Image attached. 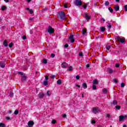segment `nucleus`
I'll return each instance as SVG.
<instances>
[{
    "mask_svg": "<svg viewBox=\"0 0 127 127\" xmlns=\"http://www.w3.org/2000/svg\"><path fill=\"white\" fill-rule=\"evenodd\" d=\"M23 39H24V40H25V39H26V36L24 35V36H23Z\"/></svg>",
    "mask_w": 127,
    "mask_h": 127,
    "instance_id": "obj_52",
    "label": "nucleus"
},
{
    "mask_svg": "<svg viewBox=\"0 0 127 127\" xmlns=\"http://www.w3.org/2000/svg\"><path fill=\"white\" fill-rule=\"evenodd\" d=\"M47 96H51V92H50V91H48L47 92Z\"/></svg>",
    "mask_w": 127,
    "mask_h": 127,
    "instance_id": "obj_28",
    "label": "nucleus"
},
{
    "mask_svg": "<svg viewBox=\"0 0 127 127\" xmlns=\"http://www.w3.org/2000/svg\"><path fill=\"white\" fill-rule=\"evenodd\" d=\"M124 7L125 8V11H127V5H125Z\"/></svg>",
    "mask_w": 127,
    "mask_h": 127,
    "instance_id": "obj_49",
    "label": "nucleus"
},
{
    "mask_svg": "<svg viewBox=\"0 0 127 127\" xmlns=\"http://www.w3.org/2000/svg\"><path fill=\"white\" fill-rule=\"evenodd\" d=\"M13 45V44L12 43H11L9 44V48H11V47H12V45Z\"/></svg>",
    "mask_w": 127,
    "mask_h": 127,
    "instance_id": "obj_35",
    "label": "nucleus"
},
{
    "mask_svg": "<svg viewBox=\"0 0 127 127\" xmlns=\"http://www.w3.org/2000/svg\"><path fill=\"white\" fill-rule=\"evenodd\" d=\"M76 87H78V88H80L81 86H80L78 84H76Z\"/></svg>",
    "mask_w": 127,
    "mask_h": 127,
    "instance_id": "obj_59",
    "label": "nucleus"
},
{
    "mask_svg": "<svg viewBox=\"0 0 127 127\" xmlns=\"http://www.w3.org/2000/svg\"><path fill=\"white\" fill-rule=\"evenodd\" d=\"M32 13H33V10H32V9H30V14H32Z\"/></svg>",
    "mask_w": 127,
    "mask_h": 127,
    "instance_id": "obj_41",
    "label": "nucleus"
},
{
    "mask_svg": "<svg viewBox=\"0 0 127 127\" xmlns=\"http://www.w3.org/2000/svg\"><path fill=\"white\" fill-rule=\"evenodd\" d=\"M0 66L1 68H4L5 67V61H1L0 63Z\"/></svg>",
    "mask_w": 127,
    "mask_h": 127,
    "instance_id": "obj_7",
    "label": "nucleus"
},
{
    "mask_svg": "<svg viewBox=\"0 0 127 127\" xmlns=\"http://www.w3.org/2000/svg\"><path fill=\"white\" fill-rule=\"evenodd\" d=\"M91 123L92 124H96V121H95L94 120H92Z\"/></svg>",
    "mask_w": 127,
    "mask_h": 127,
    "instance_id": "obj_56",
    "label": "nucleus"
},
{
    "mask_svg": "<svg viewBox=\"0 0 127 127\" xmlns=\"http://www.w3.org/2000/svg\"><path fill=\"white\" fill-rule=\"evenodd\" d=\"M107 92H108V90H107V89H106V88L103 89V93L104 94H107Z\"/></svg>",
    "mask_w": 127,
    "mask_h": 127,
    "instance_id": "obj_21",
    "label": "nucleus"
},
{
    "mask_svg": "<svg viewBox=\"0 0 127 127\" xmlns=\"http://www.w3.org/2000/svg\"><path fill=\"white\" fill-rule=\"evenodd\" d=\"M113 105H118V102H117V101H116V100H114V101H113Z\"/></svg>",
    "mask_w": 127,
    "mask_h": 127,
    "instance_id": "obj_31",
    "label": "nucleus"
},
{
    "mask_svg": "<svg viewBox=\"0 0 127 127\" xmlns=\"http://www.w3.org/2000/svg\"><path fill=\"white\" fill-rule=\"evenodd\" d=\"M61 66L62 68H67V63H63Z\"/></svg>",
    "mask_w": 127,
    "mask_h": 127,
    "instance_id": "obj_11",
    "label": "nucleus"
},
{
    "mask_svg": "<svg viewBox=\"0 0 127 127\" xmlns=\"http://www.w3.org/2000/svg\"><path fill=\"white\" fill-rule=\"evenodd\" d=\"M67 3H64V7H65V8H67Z\"/></svg>",
    "mask_w": 127,
    "mask_h": 127,
    "instance_id": "obj_54",
    "label": "nucleus"
},
{
    "mask_svg": "<svg viewBox=\"0 0 127 127\" xmlns=\"http://www.w3.org/2000/svg\"><path fill=\"white\" fill-rule=\"evenodd\" d=\"M105 30H106V29L105 28V27H101V31H102V32H104V31H105Z\"/></svg>",
    "mask_w": 127,
    "mask_h": 127,
    "instance_id": "obj_24",
    "label": "nucleus"
},
{
    "mask_svg": "<svg viewBox=\"0 0 127 127\" xmlns=\"http://www.w3.org/2000/svg\"><path fill=\"white\" fill-rule=\"evenodd\" d=\"M106 49L107 50H108V51H110V49H111V46L110 45H108L106 46Z\"/></svg>",
    "mask_w": 127,
    "mask_h": 127,
    "instance_id": "obj_22",
    "label": "nucleus"
},
{
    "mask_svg": "<svg viewBox=\"0 0 127 127\" xmlns=\"http://www.w3.org/2000/svg\"><path fill=\"white\" fill-rule=\"evenodd\" d=\"M68 39H69V40H70V42L71 43L75 42V40L74 39V35H70L69 36Z\"/></svg>",
    "mask_w": 127,
    "mask_h": 127,
    "instance_id": "obj_6",
    "label": "nucleus"
},
{
    "mask_svg": "<svg viewBox=\"0 0 127 127\" xmlns=\"http://www.w3.org/2000/svg\"><path fill=\"white\" fill-rule=\"evenodd\" d=\"M48 84V82L45 81H44V85H45V86H47Z\"/></svg>",
    "mask_w": 127,
    "mask_h": 127,
    "instance_id": "obj_38",
    "label": "nucleus"
},
{
    "mask_svg": "<svg viewBox=\"0 0 127 127\" xmlns=\"http://www.w3.org/2000/svg\"><path fill=\"white\" fill-rule=\"evenodd\" d=\"M108 71L109 73H110V74L113 73V70L112 69V68H108Z\"/></svg>",
    "mask_w": 127,
    "mask_h": 127,
    "instance_id": "obj_18",
    "label": "nucleus"
},
{
    "mask_svg": "<svg viewBox=\"0 0 127 127\" xmlns=\"http://www.w3.org/2000/svg\"><path fill=\"white\" fill-rule=\"evenodd\" d=\"M92 88H93V90H96L97 86H96L95 85H93L92 86Z\"/></svg>",
    "mask_w": 127,
    "mask_h": 127,
    "instance_id": "obj_36",
    "label": "nucleus"
},
{
    "mask_svg": "<svg viewBox=\"0 0 127 127\" xmlns=\"http://www.w3.org/2000/svg\"><path fill=\"white\" fill-rule=\"evenodd\" d=\"M98 127H102V126H101V125H98Z\"/></svg>",
    "mask_w": 127,
    "mask_h": 127,
    "instance_id": "obj_64",
    "label": "nucleus"
},
{
    "mask_svg": "<svg viewBox=\"0 0 127 127\" xmlns=\"http://www.w3.org/2000/svg\"><path fill=\"white\" fill-rule=\"evenodd\" d=\"M33 125H34V122L32 121H29L28 123V126L29 127H33Z\"/></svg>",
    "mask_w": 127,
    "mask_h": 127,
    "instance_id": "obj_10",
    "label": "nucleus"
},
{
    "mask_svg": "<svg viewBox=\"0 0 127 127\" xmlns=\"http://www.w3.org/2000/svg\"><path fill=\"white\" fill-rule=\"evenodd\" d=\"M0 127H5V125L3 123H0Z\"/></svg>",
    "mask_w": 127,
    "mask_h": 127,
    "instance_id": "obj_25",
    "label": "nucleus"
},
{
    "mask_svg": "<svg viewBox=\"0 0 127 127\" xmlns=\"http://www.w3.org/2000/svg\"><path fill=\"white\" fill-rule=\"evenodd\" d=\"M69 46V45H68V44H65V45H64V47L65 48H67V47H68Z\"/></svg>",
    "mask_w": 127,
    "mask_h": 127,
    "instance_id": "obj_53",
    "label": "nucleus"
},
{
    "mask_svg": "<svg viewBox=\"0 0 127 127\" xmlns=\"http://www.w3.org/2000/svg\"><path fill=\"white\" fill-rule=\"evenodd\" d=\"M110 4V2L109 1L105 2V5H109Z\"/></svg>",
    "mask_w": 127,
    "mask_h": 127,
    "instance_id": "obj_48",
    "label": "nucleus"
},
{
    "mask_svg": "<svg viewBox=\"0 0 127 127\" xmlns=\"http://www.w3.org/2000/svg\"><path fill=\"white\" fill-rule=\"evenodd\" d=\"M67 70L68 71H72V70H73V68H72V66H70Z\"/></svg>",
    "mask_w": 127,
    "mask_h": 127,
    "instance_id": "obj_34",
    "label": "nucleus"
},
{
    "mask_svg": "<svg viewBox=\"0 0 127 127\" xmlns=\"http://www.w3.org/2000/svg\"><path fill=\"white\" fill-rule=\"evenodd\" d=\"M82 35H85L86 33H87V29H83L82 30Z\"/></svg>",
    "mask_w": 127,
    "mask_h": 127,
    "instance_id": "obj_15",
    "label": "nucleus"
},
{
    "mask_svg": "<svg viewBox=\"0 0 127 127\" xmlns=\"http://www.w3.org/2000/svg\"><path fill=\"white\" fill-rule=\"evenodd\" d=\"M106 117H107V118H110V117H111V115L110 114H107Z\"/></svg>",
    "mask_w": 127,
    "mask_h": 127,
    "instance_id": "obj_57",
    "label": "nucleus"
},
{
    "mask_svg": "<svg viewBox=\"0 0 127 127\" xmlns=\"http://www.w3.org/2000/svg\"><path fill=\"white\" fill-rule=\"evenodd\" d=\"M58 17L61 18V19H64L66 17V14H65L64 11H62L58 13Z\"/></svg>",
    "mask_w": 127,
    "mask_h": 127,
    "instance_id": "obj_1",
    "label": "nucleus"
},
{
    "mask_svg": "<svg viewBox=\"0 0 127 127\" xmlns=\"http://www.w3.org/2000/svg\"><path fill=\"white\" fill-rule=\"evenodd\" d=\"M83 3V2L80 0H76L74 1V4L75 5H76V6H81Z\"/></svg>",
    "mask_w": 127,
    "mask_h": 127,
    "instance_id": "obj_2",
    "label": "nucleus"
},
{
    "mask_svg": "<svg viewBox=\"0 0 127 127\" xmlns=\"http://www.w3.org/2000/svg\"><path fill=\"white\" fill-rule=\"evenodd\" d=\"M52 123L53 124V125H54V124H56V120H53L52 121Z\"/></svg>",
    "mask_w": 127,
    "mask_h": 127,
    "instance_id": "obj_45",
    "label": "nucleus"
},
{
    "mask_svg": "<svg viewBox=\"0 0 127 127\" xmlns=\"http://www.w3.org/2000/svg\"><path fill=\"white\" fill-rule=\"evenodd\" d=\"M14 115H18V110H16L14 112Z\"/></svg>",
    "mask_w": 127,
    "mask_h": 127,
    "instance_id": "obj_33",
    "label": "nucleus"
},
{
    "mask_svg": "<svg viewBox=\"0 0 127 127\" xmlns=\"http://www.w3.org/2000/svg\"><path fill=\"white\" fill-rule=\"evenodd\" d=\"M126 116H124L123 115H121L119 117V120L120 121H123L124 120H125V119H126Z\"/></svg>",
    "mask_w": 127,
    "mask_h": 127,
    "instance_id": "obj_12",
    "label": "nucleus"
},
{
    "mask_svg": "<svg viewBox=\"0 0 127 127\" xmlns=\"http://www.w3.org/2000/svg\"><path fill=\"white\" fill-rule=\"evenodd\" d=\"M117 41H120L121 43H124L126 41V39H125V38H121L120 37H117Z\"/></svg>",
    "mask_w": 127,
    "mask_h": 127,
    "instance_id": "obj_5",
    "label": "nucleus"
},
{
    "mask_svg": "<svg viewBox=\"0 0 127 127\" xmlns=\"http://www.w3.org/2000/svg\"><path fill=\"white\" fill-rule=\"evenodd\" d=\"M100 38H102V36H99L98 35H97L96 36V40H99V39H100Z\"/></svg>",
    "mask_w": 127,
    "mask_h": 127,
    "instance_id": "obj_20",
    "label": "nucleus"
},
{
    "mask_svg": "<svg viewBox=\"0 0 127 127\" xmlns=\"http://www.w3.org/2000/svg\"><path fill=\"white\" fill-rule=\"evenodd\" d=\"M86 67H87V68H89V67H90V64H87V65H86Z\"/></svg>",
    "mask_w": 127,
    "mask_h": 127,
    "instance_id": "obj_61",
    "label": "nucleus"
},
{
    "mask_svg": "<svg viewBox=\"0 0 127 127\" xmlns=\"http://www.w3.org/2000/svg\"><path fill=\"white\" fill-rule=\"evenodd\" d=\"M108 9H109V10H110V12H113V11H114V10L111 7H109L108 8Z\"/></svg>",
    "mask_w": 127,
    "mask_h": 127,
    "instance_id": "obj_26",
    "label": "nucleus"
},
{
    "mask_svg": "<svg viewBox=\"0 0 127 127\" xmlns=\"http://www.w3.org/2000/svg\"><path fill=\"white\" fill-rule=\"evenodd\" d=\"M115 108L117 110H120L121 109V106H120L119 105H117L115 106Z\"/></svg>",
    "mask_w": 127,
    "mask_h": 127,
    "instance_id": "obj_27",
    "label": "nucleus"
},
{
    "mask_svg": "<svg viewBox=\"0 0 127 127\" xmlns=\"http://www.w3.org/2000/svg\"><path fill=\"white\" fill-rule=\"evenodd\" d=\"M101 19H102V20H103V21H106V20H105V19H104V18H102Z\"/></svg>",
    "mask_w": 127,
    "mask_h": 127,
    "instance_id": "obj_62",
    "label": "nucleus"
},
{
    "mask_svg": "<svg viewBox=\"0 0 127 127\" xmlns=\"http://www.w3.org/2000/svg\"><path fill=\"white\" fill-rule=\"evenodd\" d=\"M93 84H98V80L97 79H95L93 80Z\"/></svg>",
    "mask_w": 127,
    "mask_h": 127,
    "instance_id": "obj_29",
    "label": "nucleus"
},
{
    "mask_svg": "<svg viewBox=\"0 0 127 127\" xmlns=\"http://www.w3.org/2000/svg\"><path fill=\"white\" fill-rule=\"evenodd\" d=\"M9 96L10 97H13V93H12V92H11V91L10 92Z\"/></svg>",
    "mask_w": 127,
    "mask_h": 127,
    "instance_id": "obj_30",
    "label": "nucleus"
},
{
    "mask_svg": "<svg viewBox=\"0 0 127 127\" xmlns=\"http://www.w3.org/2000/svg\"><path fill=\"white\" fill-rule=\"evenodd\" d=\"M84 16L86 20H89L91 19V16L87 13L84 14Z\"/></svg>",
    "mask_w": 127,
    "mask_h": 127,
    "instance_id": "obj_8",
    "label": "nucleus"
},
{
    "mask_svg": "<svg viewBox=\"0 0 127 127\" xmlns=\"http://www.w3.org/2000/svg\"><path fill=\"white\" fill-rule=\"evenodd\" d=\"M56 76L55 75H51V77L52 78V79H54V78H55Z\"/></svg>",
    "mask_w": 127,
    "mask_h": 127,
    "instance_id": "obj_46",
    "label": "nucleus"
},
{
    "mask_svg": "<svg viewBox=\"0 0 127 127\" xmlns=\"http://www.w3.org/2000/svg\"><path fill=\"white\" fill-rule=\"evenodd\" d=\"M92 110H93V113L94 114H98V113H99V112L100 111V110L98 107H94L92 109Z\"/></svg>",
    "mask_w": 127,
    "mask_h": 127,
    "instance_id": "obj_4",
    "label": "nucleus"
},
{
    "mask_svg": "<svg viewBox=\"0 0 127 127\" xmlns=\"http://www.w3.org/2000/svg\"><path fill=\"white\" fill-rule=\"evenodd\" d=\"M26 79V76H25V74H24L23 76L21 77V80L22 81H25Z\"/></svg>",
    "mask_w": 127,
    "mask_h": 127,
    "instance_id": "obj_16",
    "label": "nucleus"
},
{
    "mask_svg": "<svg viewBox=\"0 0 127 127\" xmlns=\"http://www.w3.org/2000/svg\"><path fill=\"white\" fill-rule=\"evenodd\" d=\"M57 83L59 84V85H61V84L62 83V80H61V79H59L57 81Z\"/></svg>",
    "mask_w": 127,
    "mask_h": 127,
    "instance_id": "obj_19",
    "label": "nucleus"
},
{
    "mask_svg": "<svg viewBox=\"0 0 127 127\" xmlns=\"http://www.w3.org/2000/svg\"><path fill=\"white\" fill-rule=\"evenodd\" d=\"M79 56L82 57L83 56V53L80 52L78 53Z\"/></svg>",
    "mask_w": 127,
    "mask_h": 127,
    "instance_id": "obj_42",
    "label": "nucleus"
},
{
    "mask_svg": "<svg viewBox=\"0 0 127 127\" xmlns=\"http://www.w3.org/2000/svg\"><path fill=\"white\" fill-rule=\"evenodd\" d=\"M3 45L4 46H5V47H7L8 46V45H7V41H6V40L3 41Z\"/></svg>",
    "mask_w": 127,
    "mask_h": 127,
    "instance_id": "obj_13",
    "label": "nucleus"
},
{
    "mask_svg": "<svg viewBox=\"0 0 127 127\" xmlns=\"http://www.w3.org/2000/svg\"><path fill=\"white\" fill-rule=\"evenodd\" d=\"M82 87L83 88H84V89H87V84H86V83H83L82 84Z\"/></svg>",
    "mask_w": 127,
    "mask_h": 127,
    "instance_id": "obj_17",
    "label": "nucleus"
},
{
    "mask_svg": "<svg viewBox=\"0 0 127 127\" xmlns=\"http://www.w3.org/2000/svg\"><path fill=\"white\" fill-rule=\"evenodd\" d=\"M45 79H46V80L47 81V80H48V76L46 75L45 76Z\"/></svg>",
    "mask_w": 127,
    "mask_h": 127,
    "instance_id": "obj_55",
    "label": "nucleus"
},
{
    "mask_svg": "<svg viewBox=\"0 0 127 127\" xmlns=\"http://www.w3.org/2000/svg\"><path fill=\"white\" fill-rule=\"evenodd\" d=\"M38 96L40 99H43V98H44V96H45V94H44V93L42 92H40L39 93Z\"/></svg>",
    "mask_w": 127,
    "mask_h": 127,
    "instance_id": "obj_9",
    "label": "nucleus"
},
{
    "mask_svg": "<svg viewBox=\"0 0 127 127\" xmlns=\"http://www.w3.org/2000/svg\"><path fill=\"white\" fill-rule=\"evenodd\" d=\"M8 114H11V111H9L8 112Z\"/></svg>",
    "mask_w": 127,
    "mask_h": 127,
    "instance_id": "obj_63",
    "label": "nucleus"
},
{
    "mask_svg": "<svg viewBox=\"0 0 127 127\" xmlns=\"http://www.w3.org/2000/svg\"><path fill=\"white\" fill-rule=\"evenodd\" d=\"M43 63H44V64H47V60L44 59L43 60Z\"/></svg>",
    "mask_w": 127,
    "mask_h": 127,
    "instance_id": "obj_23",
    "label": "nucleus"
},
{
    "mask_svg": "<svg viewBox=\"0 0 127 127\" xmlns=\"http://www.w3.org/2000/svg\"><path fill=\"white\" fill-rule=\"evenodd\" d=\"M107 27L108 28H111L112 27V25H111V24H109L108 25H107Z\"/></svg>",
    "mask_w": 127,
    "mask_h": 127,
    "instance_id": "obj_44",
    "label": "nucleus"
},
{
    "mask_svg": "<svg viewBox=\"0 0 127 127\" xmlns=\"http://www.w3.org/2000/svg\"><path fill=\"white\" fill-rule=\"evenodd\" d=\"M125 83H121V87L122 88H124V87H125Z\"/></svg>",
    "mask_w": 127,
    "mask_h": 127,
    "instance_id": "obj_40",
    "label": "nucleus"
},
{
    "mask_svg": "<svg viewBox=\"0 0 127 127\" xmlns=\"http://www.w3.org/2000/svg\"><path fill=\"white\" fill-rule=\"evenodd\" d=\"M114 8L116 11H118V10H119L120 9V6H119L118 5H115L114 6Z\"/></svg>",
    "mask_w": 127,
    "mask_h": 127,
    "instance_id": "obj_14",
    "label": "nucleus"
},
{
    "mask_svg": "<svg viewBox=\"0 0 127 127\" xmlns=\"http://www.w3.org/2000/svg\"><path fill=\"white\" fill-rule=\"evenodd\" d=\"M115 66L117 67H120V64H116Z\"/></svg>",
    "mask_w": 127,
    "mask_h": 127,
    "instance_id": "obj_51",
    "label": "nucleus"
},
{
    "mask_svg": "<svg viewBox=\"0 0 127 127\" xmlns=\"http://www.w3.org/2000/svg\"><path fill=\"white\" fill-rule=\"evenodd\" d=\"M75 78L77 80H79L80 79V76L79 75H76Z\"/></svg>",
    "mask_w": 127,
    "mask_h": 127,
    "instance_id": "obj_47",
    "label": "nucleus"
},
{
    "mask_svg": "<svg viewBox=\"0 0 127 127\" xmlns=\"http://www.w3.org/2000/svg\"><path fill=\"white\" fill-rule=\"evenodd\" d=\"M83 8H84L85 9H86V8H87V4H85L83 6Z\"/></svg>",
    "mask_w": 127,
    "mask_h": 127,
    "instance_id": "obj_43",
    "label": "nucleus"
},
{
    "mask_svg": "<svg viewBox=\"0 0 127 127\" xmlns=\"http://www.w3.org/2000/svg\"><path fill=\"white\" fill-rule=\"evenodd\" d=\"M51 57H52V58H54L55 57V54H52L51 55Z\"/></svg>",
    "mask_w": 127,
    "mask_h": 127,
    "instance_id": "obj_39",
    "label": "nucleus"
},
{
    "mask_svg": "<svg viewBox=\"0 0 127 127\" xmlns=\"http://www.w3.org/2000/svg\"><path fill=\"white\" fill-rule=\"evenodd\" d=\"M10 118H9V117L6 118V120H10Z\"/></svg>",
    "mask_w": 127,
    "mask_h": 127,
    "instance_id": "obj_60",
    "label": "nucleus"
},
{
    "mask_svg": "<svg viewBox=\"0 0 127 127\" xmlns=\"http://www.w3.org/2000/svg\"><path fill=\"white\" fill-rule=\"evenodd\" d=\"M1 8L2 10H5L6 9V7H5V6H3Z\"/></svg>",
    "mask_w": 127,
    "mask_h": 127,
    "instance_id": "obj_37",
    "label": "nucleus"
},
{
    "mask_svg": "<svg viewBox=\"0 0 127 127\" xmlns=\"http://www.w3.org/2000/svg\"><path fill=\"white\" fill-rule=\"evenodd\" d=\"M48 32L50 34H52V33H54V29H53L52 27L50 26L48 29Z\"/></svg>",
    "mask_w": 127,
    "mask_h": 127,
    "instance_id": "obj_3",
    "label": "nucleus"
},
{
    "mask_svg": "<svg viewBox=\"0 0 127 127\" xmlns=\"http://www.w3.org/2000/svg\"><path fill=\"white\" fill-rule=\"evenodd\" d=\"M113 81L114 83H118V80H117L116 79H113Z\"/></svg>",
    "mask_w": 127,
    "mask_h": 127,
    "instance_id": "obj_50",
    "label": "nucleus"
},
{
    "mask_svg": "<svg viewBox=\"0 0 127 127\" xmlns=\"http://www.w3.org/2000/svg\"><path fill=\"white\" fill-rule=\"evenodd\" d=\"M66 114H64V115H63V118H66Z\"/></svg>",
    "mask_w": 127,
    "mask_h": 127,
    "instance_id": "obj_58",
    "label": "nucleus"
},
{
    "mask_svg": "<svg viewBox=\"0 0 127 127\" xmlns=\"http://www.w3.org/2000/svg\"><path fill=\"white\" fill-rule=\"evenodd\" d=\"M18 74H20V75H21L22 76H23L24 74V73L22 72H18Z\"/></svg>",
    "mask_w": 127,
    "mask_h": 127,
    "instance_id": "obj_32",
    "label": "nucleus"
}]
</instances>
